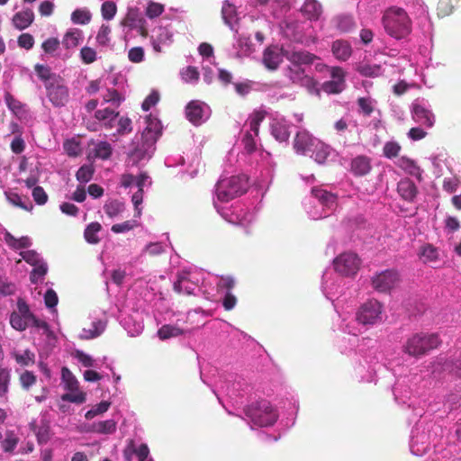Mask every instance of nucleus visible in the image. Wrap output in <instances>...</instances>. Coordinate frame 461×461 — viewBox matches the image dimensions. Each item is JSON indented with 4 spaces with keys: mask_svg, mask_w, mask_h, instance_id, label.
Returning a JSON list of instances; mask_svg holds the SVG:
<instances>
[{
    "mask_svg": "<svg viewBox=\"0 0 461 461\" xmlns=\"http://www.w3.org/2000/svg\"><path fill=\"white\" fill-rule=\"evenodd\" d=\"M246 189V179L240 176H221L215 185L213 206L227 221L247 226L254 220V214L241 206L227 207L230 201L241 195Z\"/></svg>",
    "mask_w": 461,
    "mask_h": 461,
    "instance_id": "1",
    "label": "nucleus"
},
{
    "mask_svg": "<svg viewBox=\"0 0 461 461\" xmlns=\"http://www.w3.org/2000/svg\"><path fill=\"white\" fill-rule=\"evenodd\" d=\"M361 259L352 251L340 253L333 259L336 273L325 271L322 276L321 288L325 296L333 301L342 294L345 283L341 276L352 277L357 275L361 267Z\"/></svg>",
    "mask_w": 461,
    "mask_h": 461,
    "instance_id": "2",
    "label": "nucleus"
},
{
    "mask_svg": "<svg viewBox=\"0 0 461 461\" xmlns=\"http://www.w3.org/2000/svg\"><path fill=\"white\" fill-rule=\"evenodd\" d=\"M382 24L385 32L396 40L405 39L412 32V21L408 11L396 5L384 10Z\"/></svg>",
    "mask_w": 461,
    "mask_h": 461,
    "instance_id": "3",
    "label": "nucleus"
},
{
    "mask_svg": "<svg viewBox=\"0 0 461 461\" xmlns=\"http://www.w3.org/2000/svg\"><path fill=\"white\" fill-rule=\"evenodd\" d=\"M10 324L12 328L18 331H23L27 328L32 327L38 330H42L48 338L54 337L47 322L38 319L31 312L29 305L22 299L17 302V310L10 315Z\"/></svg>",
    "mask_w": 461,
    "mask_h": 461,
    "instance_id": "4",
    "label": "nucleus"
},
{
    "mask_svg": "<svg viewBox=\"0 0 461 461\" xmlns=\"http://www.w3.org/2000/svg\"><path fill=\"white\" fill-rule=\"evenodd\" d=\"M285 56L294 67L289 68L287 74L289 78L294 83L305 86L310 93H318L316 83L312 77L304 75L303 70L300 67L302 64L312 63L314 59V56L303 50L286 51Z\"/></svg>",
    "mask_w": 461,
    "mask_h": 461,
    "instance_id": "5",
    "label": "nucleus"
},
{
    "mask_svg": "<svg viewBox=\"0 0 461 461\" xmlns=\"http://www.w3.org/2000/svg\"><path fill=\"white\" fill-rule=\"evenodd\" d=\"M244 415L243 420L251 429L272 426L278 417L275 408L266 400L252 402L245 407Z\"/></svg>",
    "mask_w": 461,
    "mask_h": 461,
    "instance_id": "6",
    "label": "nucleus"
},
{
    "mask_svg": "<svg viewBox=\"0 0 461 461\" xmlns=\"http://www.w3.org/2000/svg\"><path fill=\"white\" fill-rule=\"evenodd\" d=\"M312 198L304 207L312 220L327 217L337 205V196L321 187L312 188Z\"/></svg>",
    "mask_w": 461,
    "mask_h": 461,
    "instance_id": "7",
    "label": "nucleus"
},
{
    "mask_svg": "<svg viewBox=\"0 0 461 461\" xmlns=\"http://www.w3.org/2000/svg\"><path fill=\"white\" fill-rule=\"evenodd\" d=\"M121 185L125 188H130L131 191H132V189H136L132 194L131 202L135 209L134 216L136 218H140L142 212L140 204L143 200V192L145 188L151 185L150 177L145 173H141L137 176L131 174H124L121 177Z\"/></svg>",
    "mask_w": 461,
    "mask_h": 461,
    "instance_id": "8",
    "label": "nucleus"
},
{
    "mask_svg": "<svg viewBox=\"0 0 461 461\" xmlns=\"http://www.w3.org/2000/svg\"><path fill=\"white\" fill-rule=\"evenodd\" d=\"M356 314L358 324L366 329L382 323L386 318L384 304L376 299H369L363 303Z\"/></svg>",
    "mask_w": 461,
    "mask_h": 461,
    "instance_id": "9",
    "label": "nucleus"
},
{
    "mask_svg": "<svg viewBox=\"0 0 461 461\" xmlns=\"http://www.w3.org/2000/svg\"><path fill=\"white\" fill-rule=\"evenodd\" d=\"M205 273L198 268H186L178 272L176 280L174 282V290L182 294H196L200 285L203 282Z\"/></svg>",
    "mask_w": 461,
    "mask_h": 461,
    "instance_id": "10",
    "label": "nucleus"
},
{
    "mask_svg": "<svg viewBox=\"0 0 461 461\" xmlns=\"http://www.w3.org/2000/svg\"><path fill=\"white\" fill-rule=\"evenodd\" d=\"M124 101V96L115 89H107L106 93L103 95V103L110 104L111 106L98 109L95 117L99 122H102L106 128H113L115 119L119 116V112L116 109Z\"/></svg>",
    "mask_w": 461,
    "mask_h": 461,
    "instance_id": "11",
    "label": "nucleus"
},
{
    "mask_svg": "<svg viewBox=\"0 0 461 461\" xmlns=\"http://www.w3.org/2000/svg\"><path fill=\"white\" fill-rule=\"evenodd\" d=\"M152 28L149 29V35L154 51L159 53L163 48L173 42L174 31L171 23L162 17L152 22Z\"/></svg>",
    "mask_w": 461,
    "mask_h": 461,
    "instance_id": "12",
    "label": "nucleus"
},
{
    "mask_svg": "<svg viewBox=\"0 0 461 461\" xmlns=\"http://www.w3.org/2000/svg\"><path fill=\"white\" fill-rule=\"evenodd\" d=\"M438 344L439 339L437 334L417 333L407 339L403 345V352L418 357L437 348Z\"/></svg>",
    "mask_w": 461,
    "mask_h": 461,
    "instance_id": "13",
    "label": "nucleus"
},
{
    "mask_svg": "<svg viewBox=\"0 0 461 461\" xmlns=\"http://www.w3.org/2000/svg\"><path fill=\"white\" fill-rule=\"evenodd\" d=\"M122 31L127 36L131 31H136L140 36L148 37L149 27L146 19L137 7H129L125 17L121 21Z\"/></svg>",
    "mask_w": 461,
    "mask_h": 461,
    "instance_id": "14",
    "label": "nucleus"
},
{
    "mask_svg": "<svg viewBox=\"0 0 461 461\" xmlns=\"http://www.w3.org/2000/svg\"><path fill=\"white\" fill-rule=\"evenodd\" d=\"M401 282L400 275L396 270L387 269L376 273L372 277V286L379 293H389L398 286Z\"/></svg>",
    "mask_w": 461,
    "mask_h": 461,
    "instance_id": "15",
    "label": "nucleus"
},
{
    "mask_svg": "<svg viewBox=\"0 0 461 461\" xmlns=\"http://www.w3.org/2000/svg\"><path fill=\"white\" fill-rule=\"evenodd\" d=\"M20 255L23 260L33 267L30 276L32 283H37L46 275L48 267L40 254L34 250H26L22 251Z\"/></svg>",
    "mask_w": 461,
    "mask_h": 461,
    "instance_id": "16",
    "label": "nucleus"
},
{
    "mask_svg": "<svg viewBox=\"0 0 461 461\" xmlns=\"http://www.w3.org/2000/svg\"><path fill=\"white\" fill-rule=\"evenodd\" d=\"M45 87L47 90V96L54 106H64L68 103L69 97L68 89L64 85L61 77L54 82L47 84V86Z\"/></svg>",
    "mask_w": 461,
    "mask_h": 461,
    "instance_id": "17",
    "label": "nucleus"
},
{
    "mask_svg": "<svg viewBox=\"0 0 461 461\" xmlns=\"http://www.w3.org/2000/svg\"><path fill=\"white\" fill-rule=\"evenodd\" d=\"M411 114L413 120L428 128L434 125L435 116L429 104L424 100H416L411 105Z\"/></svg>",
    "mask_w": 461,
    "mask_h": 461,
    "instance_id": "18",
    "label": "nucleus"
},
{
    "mask_svg": "<svg viewBox=\"0 0 461 461\" xmlns=\"http://www.w3.org/2000/svg\"><path fill=\"white\" fill-rule=\"evenodd\" d=\"M89 319L91 321L90 327L83 328L80 334L79 339H93L99 337L106 329L107 325V318L104 313H102L100 316L95 312L91 313L89 315Z\"/></svg>",
    "mask_w": 461,
    "mask_h": 461,
    "instance_id": "19",
    "label": "nucleus"
},
{
    "mask_svg": "<svg viewBox=\"0 0 461 461\" xmlns=\"http://www.w3.org/2000/svg\"><path fill=\"white\" fill-rule=\"evenodd\" d=\"M330 79L321 86L323 92L327 94H339L346 86L345 71L339 67L330 68Z\"/></svg>",
    "mask_w": 461,
    "mask_h": 461,
    "instance_id": "20",
    "label": "nucleus"
},
{
    "mask_svg": "<svg viewBox=\"0 0 461 461\" xmlns=\"http://www.w3.org/2000/svg\"><path fill=\"white\" fill-rule=\"evenodd\" d=\"M187 119L194 125L204 122L211 115L210 107L200 101H192L185 110Z\"/></svg>",
    "mask_w": 461,
    "mask_h": 461,
    "instance_id": "21",
    "label": "nucleus"
},
{
    "mask_svg": "<svg viewBox=\"0 0 461 461\" xmlns=\"http://www.w3.org/2000/svg\"><path fill=\"white\" fill-rule=\"evenodd\" d=\"M154 139L149 140L141 138V143H138L136 148L130 153V159L133 164L139 165L148 161L155 151Z\"/></svg>",
    "mask_w": 461,
    "mask_h": 461,
    "instance_id": "22",
    "label": "nucleus"
},
{
    "mask_svg": "<svg viewBox=\"0 0 461 461\" xmlns=\"http://www.w3.org/2000/svg\"><path fill=\"white\" fill-rule=\"evenodd\" d=\"M84 41L83 31L78 28H69L64 34L61 44L66 50L64 59L71 56V50L79 46Z\"/></svg>",
    "mask_w": 461,
    "mask_h": 461,
    "instance_id": "23",
    "label": "nucleus"
},
{
    "mask_svg": "<svg viewBox=\"0 0 461 461\" xmlns=\"http://www.w3.org/2000/svg\"><path fill=\"white\" fill-rule=\"evenodd\" d=\"M319 140L312 137L307 131H299L294 140V148L298 154L309 155Z\"/></svg>",
    "mask_w": 461,
    "mask_h": 461,
    "instance_id": "24",
    "label": "nucleus"
},
{
    "mask_svg": "<svg viewBox=\"0 0 461 461\" xmlns=\"http://www.w3.org/2000/svg\"><path fill=\"white\" fill-rule=\"evenodd\" d=\"M434 371L447 372L456 377L461 378V353L455 355L451 359H444L440 357L438 359Z\"/></svg>",
    "mask_w": 461,
    "mask_h": 461,
    "instance_id": "25",
    "label": "nucleus"
},
{
    "mask_svg": "<svg viewBox=\"0 0 461 461\" xmlns=\"http://www.w3.org/2000/svg\"><path fill=\"white\" fill-rule=\"evenodd\" d=\"M285 57V52L276 45L267 47L263 53L262 61L269 70H276Z\"/></svg>",
    "mask_w": 461,
    "mask_h": 461,
    "instance_id": "26",
    "label": "nucleus"
},
{
    "mask_svg": "<svg viewBox=\"0 0 461 461\" xmlns=\"http://www.w3.org/2000/svg\"><path fill=\"white\" fill-rule=\"evenodd\" d=\"M271 134L279 142H286L290 136L289 124L284 117L276 116L270 123Z\"/></svg>",
    "mask_w": 461,
    "mask_h": 461,
    "instance_id": "27",
    "label": "nucleus"
},
{
    "mask_svg": "<svg viewBox=\"0 0 461 461\" xmlns=\"http://www.w3.org/2000/svg\"><path fill=\"white\" fill-rule=\"evenodd\" d=\"M254 51L249 38L242 35H235V42L230 56L233 58H242L250 55Z\"/></svg>",
    "mask_w": 461,
    "mask_h": 461,
    "instance_id": "28",
    "label": "nucleus"
},
{
    "mask_svg": "<svg viewBox=\"0 0 461 461\" xmlns=\"http://www.w3.org/2000/svg\"><path fill=\"white\" fill-rule=\"evenodd\" d=\"M144 122L146 126L143 129L141 138L147 140L152 138L154 139V142H156L162 130L159 120L149 114L145 117Z\"/></svg>",
    "mask_w": 461,
    "mask_h": 461,
    "instance_id": "29",
    "label": "nucleus"
},
{
    "mask_svg": "<svg viewBox=\"0 0 461 461\" xmlns=\"http://www.w3.org/2000/svg\"><path fill=\"white\" fill-rule=\"evenodd\" d=\"M221 15L222 19L231 31H233L236 34L239 32V19L237 16L236 7L229 2V0H225L221 8Z\"/></svg>",
    "mask_w": 461,
    "mask_h": 461,
    "instance_id": "30",
    "label": "nucleus"
},
{
    "mask_svg": "<svg viewBox=\"0 0 461 461\" xmlns=\"http://www.w3.org/2000/svg\"><path fill=\"white\" fill-rule=\"evenodd\" d=\"M340 324L339 330L347 334L353 335L355 337L362 333V324H358L357 321V314L355 318H351L349 315L339 316Z\"/></svg>",
    "mask_w": 461,
    "mask_h": 461,
    "instance_id": "31",
    "label": "nucleus"
},
{
    "mask_svg": "<svg viewBox=\"0 0 461 461\" xmlns=\"http://www.w3.org/2000/svg\"><path fill=\"white\" fill-rule=\"evenodd\" d=\"M397 192L405 201L413 202L418 194V189L411 180L404 178L398 183Z\"/></svg>",
    "mask_w": 461,
    "mask_h": 461,
    "instance_id": "32",
    "label": "nucleus"
},
{
    "mask_svg": "<svg viewBox=\"0 0 461 461\" xmlns=\"http://www.w3.org/2000/svg\"><path fill=\"white\" fill-rule=\"evenodd\" d=\"M418 255L424 264L438 263L440 257L439 249L429 243L420 246Z\"/></svg>",
    "mask_w": 461,
    "mask_h": 461,
    "instance_id": "33",
    "label": "nucleus"
},
{
    "mask_svg": "<svg viewBox=\"0 0 461 461\" xmlns=\"http://www.w3.org/2000/svg\"><path fill=\"white\" fill-rule=\"evenodd\" d=\"M34 20V14L31 9H24L16 13L12 18V24L17 30L28 28Z\"/></svg>",
    "mask_w": 461,
    "mask_h": 461,
    "instance_id": "34",
    "label": "nucleus"
},
{
    "mask_svg": "<svg viewBox=\"0 0 461 461\" xmlns=\"http://www.w3.org/2000/svg\"><path fill=\"white\" fill-rule=\"evenodd\" d=\"M410 447L411 453L415 456L425 455L429 448V444L426 435H418L415 434V431H412Z\"/></svg>",
    "mask_w": 461,
    "mask_h": 461,
    "instance_id": "35",
    "label": "nucleus"
},
{
    "mask_svg": "<svg viewBox=\"0 0 461 461\" xmlns=\"http://www.w3.org/2000/svg\"><path fill=\"white\" fill-rule=\"evenodd\" d=\"M350 169L356 176H365L371 170L370 159L366 156H357L352 159Z\"/></svg>",
    "mask_w": 461,
    "mask_h": 461,
    "instance_id": "36",
    "label": "nucleus"
},
{
    "mask_svg": "<svg viewBox=\"0 0 461 461\" xmlns=\"http://www.w3.org/2000/svg\"><path fill=\"white\" fill-rule=\"evenodd\" d=\"M331 50L335 58L339 60L345 61L352 54L350 44L343 40H337L332 43Z\"/></svg>",
    "mask_w": 461,
    "mask_h": 461,
    "instance_id": "37",
    "label": "nucleus"
},
{
    "mask_svg": "<svg viewBox=\"0 0 461 461\" xmlns=\"http://www.w3.org/2000/svg\"><path fill=\"white\" fill-rule=\"evenodd\" d=\"M395 164L397 165V167L402 168L406 174L412 176L418 179L421 178L422 171L412 159L407 157H401L396 160Z\"/></svg>",
    "mask_w": 461,
    "mask_h": 461,
    "instance_id": "38",
    "label": "nucleus"
},
{
    "mask_svg": "<svg viewBox=\"0 0 461 461\" xmlns=\"http://www.w3.org/2000/svg\"><path fill=\"white\" fill-rule=\"evenodd\" d=\"M301 12L305 17L312 21L319 19L322 13V8L321 4L316 0H305L301 7Z\"/></svg>",
    "mask_w": 461,
    "mask_h": 461,
    "instance_id": "39",
    "label": "nucleus"
},
{
    "mask_svg": "<svg viewBox=\"0 0 461 461\" xmlns=\"http://www.w3.org/2000/svg\"><path fill=\"white\" fill-rule=\"evenodd\" d=\"M117 421L113 419L94 422L90 427V431L98 434L110 435L116 431Z\"/></svg>",
    "mask_w": 461,
    "mask_h": 461,
    "instance_id": "40",
    "label": "nucleus"
},
{
    "mask_svg": "<svg viewBox=\"0 0 461 461\" xmlns=\"http://www.w3.org/2000/svg\"><path fill=\"white\" fill-rule=\"evenodd\" d=\"M7 201L14 206L19 207L23 210L31 212L33 208V204L27 197H22L17 193L12 191H6L5 193Z\"/></svg>",
    "mask_w": 461,
    "mask_h": 461,
    "instance_id": "41",
    "label": "nucleus"
},
{
    "mask_svg": "<svg viewBox=\"0 0 461 461\" xmlns=\"http://www.w3.org/2000/svg\"><path fill=\"white\" fill-rule=\"evenodd\" d=\"M330 153V146L326 145L320 140L315 142V146L313 148V150H311L309 156L313 158V159L319 163H324L326 158Z\"/></svg>",
    "mask_w": 461,
    "mask_h": 461,
    "instance_id": "42",
    "label": "nucleus"
},
{
    "mask_svg": "<svg viewBox=\"0 0 461 461\" xmlns=\"http://www.w3.org/2000/svg\"><path fill=\"white\" fill-rule=\"evenodd\" d=\"M187 331H191V329H184L176 325H164L158 330V336L159 337L160 339L164 340L170 338L177 337L180 334Z\"/></svg>",
    "mask_w": 461,
    "mask_h": 461,
    "instance_id": "43",
    "label": "nucleus"
},
{
    "mask_svg": "<svg viewBox=\"0 0 461 461\" xmlns=\"http://www.w3.org/2000/svg\"><path fill=\"white\" fill-rule=\"evenodd\" d=\"M5 243L14 249H22L31 247L32 240L28 236L21 237L16 239L11 233L5 232Z\"/></svg>",
    "mask_w": 461,
    "mask_h": 461,
    "instance_id": "44",
    "label": "nucleus"
},
{
    "mask_svg": "<svg viewBox=\"0 0 461 461\" xmlns=\"http://www.w3.org/2000/svg\"><path fill=\"white\" fill-rule=\"evenodd\" d=\"M121 323L124 330L131 337L140 335L143 330V325L141 321H137L131 317H125L121 321Z\"/></svg>",
    "mask_w": 461,
    "mask_h": 461,
    "instance_id": "45",
    "label": "nucleus"
},
{
    "mask_svg": "<svg viewBox=\"0 0 461 461\" xmlns=\"http://www.w3.org/2000/svg\"><path fill=\"white\" fill-rule=\"evenodd\" d=\"M37 77L44 83L45 86L50 82L58 80L60 77L51 73L50 68L47 66L37 64L34 67Z\"/></svg>",
    "mask_w": 461,
    "mask_h": 461,
    "instance_id": "46",
    "label": "nucleus"
},
{
    "mask_svg": "<svg viewBox=\"0 0 461 461\" xmlns=\"http://www.w3.org/2000/svg\"><path fill=\"white\" fill-rule=\"evenodd\" d=\"M266 117V112L265 111H255L249 118V120L246 122V126L249 127L248 130L251 131L254 135L258 134V128L260 123L263 122V120Z\"/></svg>",
    "mask_w": 461,
    "mask_h": 461,
    "instance_id": "47",
    "label": "nucleus"
},
{
    "mask_svg": "<svg viewBox=\"0 0 461 461\" xmlns=\"http://www.w3.org/2000/svg\"><path fill=\"white\" fill-rule=\"evenodd\" d=\"M92 14L86 8L76 9L71 14V22L75 24L85 25L90 23Z\"/></svg>",
    "mask_w": 461,
    "mask_h": 461,
    "instance_id": "48",
    "label": "nucleus"
},
{
    "mask_svg": "<svg viewBox=\"0 0 461 461\" xmlns=\"http://www.w3.org/2000/svg\"><path fill=\"white\" fill-rule=\"evenodd\" d=\"M61 379L67 391L76 390L77 387H79L77 379L68 367H62Z\"/></svg>",
    "mask_w": 461,
    "mask_h": 461,
    "instance_id": "49",
    "label": "nucleus"
},
{
    "mask_svg": "<svg viewBox=\"0 0 461 461\" xmlns=\"http://www.w3.org/2000/svg\"><path fill=\"white\" fill-rule=\"evenodd\" d=\"M19 443V438L13 430H7L4 440L1 442L2 448L5 452H13Z\"/></svg>",
    "mask_w": 461,
    "mask_h": 461,
    "instance_id": "50",
    "label": "nucleus"
},
{
    "mask_svg": "<svg viewBox=\"0 0 461 461\" xmlns=\"http://www.w3.org/2000/svg\"><path fill=\"white\" fill-rule=\"evenodd\" d=\"M359 113L366 116L371 115L376 106V101L370 96L360 97L357 99Z\"/></svg>",
    "mask_w": 461,
    "mask_h": 461,
    "instance_id": "51",
    "label": "nucleus"
},
{
    "mask_svg": "<svg viewBox=\"0 0 461 461\" xmlns=\"http://www.w3.org/2000/svg\"><path fill=\"white\" fill-rule=\"evenodd\" d=\"M104 211L110 218L117 217L124 211V203L118 200L109 201L104 204Z\"/></svg>",
    "mask_w": 461,
    "mask_h": 461,
    "instance_id": "52",
    "label": "nucleus"
},
{
    "mask_svg": "<svg viewBox=\"0 0 461 461\" xmlns=\"http://www.w3.org/2000/svg\"><path fill=\"white\" fill-rule=\"evenodd\" d=\"M101 230V225L98 222L90 223L85 230L84 236L86 240L90 244H97L99 242L98 233Z\"/></svg>",
    "mask_w": 461,
    "mask_h": 461,
    "instance_id": "53",
    "label": "nucleus"
},
{
    "mask_svg": "<svg viewBox=\"0 0 461 461\" xmlns=\"http://www.w3.org/2000/svg\"><path fill=\"white\" fill-rule=\"evenodd\" d=\"M13 356L15 361L23 366H27L32 365L35 360V355L29 349H25L23 351H15L13 353Z\"/></svg>",
    "mask_w": 461,
    "mask_h": 461,
    "instance_id": "54",
    "label": "nucleus"
},
{
    "mask_svg": "<svg viewBox=\"0 0 461 461\" xmlns=\"http://www.w3.org/2000/svg\"><path fill=\"white\" fill-rule=\"evenodd\" d=\"M111 406V402L108 401H102L101 402L95 404L87 411L85 414L86 420H92L96 416L103 415L105 413Z\"/></svg>",
    "mask_w": 461,
    "mask_h": 461,
    "instance_id": "55",
    "label": "nucleus"
},
{
    "mask_svg": "<svg viewBox=\"0 0 461 461\" xmlns=\"http://www.w3.org/2000/svg\"><path fill=\"white\" fill-rule=\"evenodd\" d=\"M93 153L95 158L106 159L112 154V147L106 141H98L94 144Z\"/></svg>",
    "mask_w": 461,
    "mask_h": 461,
    "instance_id": "56",
    "label": "nucleus"
},
{
    "mask_svg": "<svg viewBox=\"0 0 461 461\" xmlns=\"http://www.w3.org/2000/svg\"><path fill=\"white\" fill-rule=\"evenodd\" d=\"M61 42L58 38L50 37L45 40L41 44V49L46 55L51 57L57 56V51L60 47Z\"/></svg>",
    "mask_w": 461,
    "mask_h": 461,
    "instance_id": "57",
    "label": "nucleus"
},
{
    "mask_svg": "<svg viewBox=\"0 0 461 461\" xmlns=\"http://www.w3.org/2000/svg\"><path fill=\"white\" fill-rule=\"evenodd\" d=\"M240 386V382L227 381L221 386V390L222 393H226L230 400H233L238 403V401L235 398L239 395Z\"/></svg>",
    "mask_w": 461,
    "mask_h": 461,
    "instance_id": "58",
    "label": "nucleus"
},
{
    "mask_svg": "<svg viewBox=\"0 0 461 461\" xmlns=\"http://www.w3.org/2000/svg\"><path fill=\"white\" fill-rule=\"evenodd\" d=\"M61 399L66 402H73V403H83L86 402V393L82 392L79 387H77L76 390H68L67 393H64L61 396Z\"/></svg>",
    "mask_w": 461,
    "mask_h": 461,
    "instance_id": "59",
    "label": "nucleus"
},
{
    "mask_svg": "<svg viewBox=\"0 0 461 461\" xmlns=\"http://www.w3.org/2000/svg\"><path fill=\"white\" fill-rule=\"evenodd\" d=\"M163 12L164 5L153 1H149L145 8V14L150 20L158 17L160 14H162Z\"/></svg>",
    "mask_w": 461,
    "mask_h": 461,
    "instance_id": "60",
    "label": "nucleus"
},
{
    "mask_svg": "<svg viewBox=\"0 0 461 461\" xmlns=\"http://www.w3.org/2000/svg\"><path fill=\"white\" fill-rule=\"evenodd\" d=\"M357 71L365 77H375L382 74L381 67L377 65L362 64L357 68Z\"/></svg>",
    "mask_w": 461,
    "mask_h": 461,
    "instance_id": "61",
    "label": "nucleus"
},
{
    "mask_svg": "<svg viewBox=\"0 0 461 461\" xmlns=\"http://www.w3.org/2000/svg\"><path fill=\"white\" fill-rule=\"evenodd\" d=\"M5 103L8 108L17 116H22V113L24 112L23 105L21 102L16 100L10 94H6L5 97Z\"/></svg>",
    "mask_w": 461,
    "mask_h": 461,
    "instance_id": "62",
    "label": "nucleus"
},
{
    "mask_svg": "<svg viewBox=\"0 0 461 461\" xmlns=\"http://www.w3.org/2000/svg\"><path fill=\"white\" fill-rule=\"evenodd\" d=\"M94 167L92 165H83L77 170L76 176L80 183H87L92 179L94 174Z\"/></svg>",
    "mask_w": 461,
    "mask_h": 461,
    "instance_id": "63",
    "label": "nucleus"
},
{
    "mask_svg": "<svg viewBox=\"0 0 461 461\" xmlns=\"http://www.w3.org/2000/svg\"><path fill=\"white\" fill-rule=\"evenodd\" d=\"M20 384L24 390H29L32 385L36 384V375L28 370L23 371L19 377Z\"/></svg>",
    "mask_w": 461,
    "mask_h": 461,
    "instance_id": "64",
    "label": "nucleus"
}]
</instances>
